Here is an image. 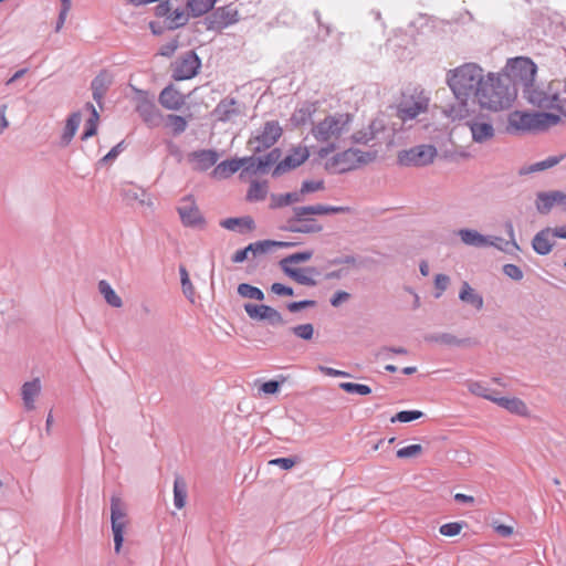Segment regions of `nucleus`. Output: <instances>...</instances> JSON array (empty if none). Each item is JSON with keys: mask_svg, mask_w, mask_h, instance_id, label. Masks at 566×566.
<instances>
[{"mask_svg": "<svg viewBox=\"0 0 566 566\" xmlns=\"http://www.w3.org/2000/svg\"><path fill=\"white\" fill-rule=\"evenodd\" d=\"M160 105L170 111H178L185 104V96L172 85L166 86L159 94Z\"/></svg>", "mask_w": 566, "mask_h": 566, "instance_id": "nucleus-23", "label": "nucleus"}, {"mask_svg": "<svg viewBox=\"0 0 566 566\" xmlns=\"http://www.w3.org/2000/svg\"><path fill=\"white\" fill-rule=\"evenodd\" d=\"M167 118L175 135H180L186 130L187 120L185 117L180 115L169 114Z\"/></svg>", "mask_w": 566, "mask_h": 566, "instance_id": "nucleus-53", "label": "nucleus"}, {"mask_svg": "<svg viewBox=\"0 0 566 566\" xmlns=\"http://www.w3.org/2000/svg\"><path fill=\"white\" fill-rule=\"evenodd\" d=\"M316 111V103H304L301 107L294 111L291 116V122L294 126L305 125L312 119V116Z\"/></svg>", "mask_w": 566, "mask_h": 566, "instance_id": "nucleus-33", "label": "nucleus"}, {"mask_svg": "<svg viewBox=\"0 0 566 566\" xmlns=\"http://www.w3.org/2000/svg\"><path fill=\"white\" fill-rule=\"evenodd\" d=\"M180 282L184 295L191 302H195V287L190 281L189 273L185 265L179 266Z\"/></svg>", "mask_w": 566, "mask_h": 566, "instance_id": "nucleus-46", "label": "nucleus"}, {"mask_svg": "<svg viewBox=\"0 0 566 566\" xmlns=\"http://www.w3.org/2000/svg\"><path fill=\"white\" fill-rule=\"evenodd\" d=\"M458 235L464 244L475 248H484L488 244H495V241H502L500 237L484 235L474 229H460Z\"/></svg>", "mask_w": 566, "mask_h": 566, "instance_id": "nucleus-22", "label": "nucleus"}, {"mask_svg": "<svg viewBox=\"0 0 566 566\" xmlns=\"http://www.w3.org/2000/svg\"><path fill=\"white\" fill-rule=\"evenodd\" d=\"M377 158V150L363 151L350 147L344 151L337 153L325 163V169L344 174L355 170L363 165L373 163Z\"/></svg>", "mask_w": 566, "mask_h": 566, "instance_id": "nucleus-3", "label": "nucleus"}, {"mask_svg": "<svg viewBox=\"0 0 566 566\" xmlns=\"http://www.w3.org/2000/svg\"><path fill=\"white\" fill-rule=\"evenodd\" d=\"M353 116L348 113H336L326 116L312 128V135L317 142L327 143L331 139L339 138L349 129Z\"/></svg>", "mask_w": 566, "mask_h": 566, "instance_id": "nucleus-5", "label": "nucleus"}, {"mask_svg": "<svg viewBox=\"0 0 566 566\" xmlns=\"http://www.w3.org/2000/svg\"><path fill=\"white\" fill-rule=\"evenodd\" d=\"M112 80L109 75L106 72H101L98 75H96L92 83L91 88L92 91H102L105 92L108 90V86L111 85Z\"/></svg>", "mask_w": 566, "mask_h": 566, "instance_id": "nucleus-52", "label": "nucleus"}, {"mask_svg": "<svg viewBox=\"0 0 566 566\" xmlns=\"http://www.w3.org/2000/svg\"><path fill=\"white\" fill-rule=\"evenodd\" d=\"M339 388L347 394H356L360 396H367L371 394V388L367 385L356 382H340Z\"/></svg>", "mask_w": 566, "mask_h": 566, "instance_id": "nucleus-49", "label": "nucleus"}, {"mask_svg": "<svg viewBox=\"0 0 566 566\" xmlns=\"http://www.w3.org/2000/svg\"><path fill=\"white\" fill-rule=\"evenodd\" d=\"M555 206L566 211V193L564 191L551 190L536 193L535 207L538 213L548 214Z\"/></svg>", "mask_w": 566, "mask_h": 566, "instance_id": "nucleus-12", "label": "nucleus"}, {"mask_svg": "<svg viewBox=\"0 0 566 566\" xmlns=\"http://www.w3.org/2000/svg\"><path fill=\"white\" fill-rule=\"evenodd\" d=\"M312 256H313V251L305 250V251L296 252V253H293V254H290V255L283 258L279 264H280L281 270H283V266L293 268L292 264L306 262V261L311 260Z\"/></svg>", "mask_w": 566, "mask_h": 566, "instance_id": "nucleus-44", "label": "nucleus"}, {"mask_svg": "<svg viewBox=\"0 0 566 566\" xmlns=\"http://www.w3.org/2000/svg\"><path fill=\"white\" fill-rule=\"evenodd\" d=\"M515 96V92L507 84V78L489 73L482 81L476 103L482 108L496 112L509 108Z\"/></svg>", "mask_w": 566, "mask_h": 566, "instance_id": "nucleus-2", "label": "nucleus"}, {"mask_svg": "<svg viewBox=\"0 0 566 566\" xmlns=\"http://www.w3.org/2000/svg\"><path fill=\"white\" fill-rule=\"evenodd\" d=\"M241 166L242 163L240 161V158L227 159L214 167L212 175L217 178H228L237 172Z\"/></svg>", "mask_w": 566, "mask_h": 566, "instance_id": "nucleus-34", "label": "nucleus"}, {"mask_svg": "<svg viewBox=\"0 0 566 566\" xmlns=\"http://www.w3.org/2000/svg\"><path fill=\"white\" fill-rule=\"evenodd\" d=\"M554 237V229L546 227L538 231L533 240L532 248L538 255H547L552 252L554 243L552 242Z\"/></svg>", "mask_w": 566, "mask_h": 566, "instance_id": "nucleus-25", "label": "nucleus"}, {"mask_svg": "<svg viewBox=\"0 0 566 566\" xmlns=\"http://www.w3.org/2000/svg\"><path fill=\"white\" fill-rule=\"evenodd\" d=\"M427 342L443 344L447 346H462L469 342L467 338H458L450 333H434L426 336Z\"/></svg>", "mask_w": 566, "mask_h": 566, "instance_id": "nucleus-38", "label": "nucleus"}, {"mask_svg": "<svg viewBox=\"0 0 566 566\" xmlns=\"http://www.w3.org/2000/svg\"><path fill=\"white\" fill-rule=\"evenodd\" d=\"M268 195V181L253 180L250 184L247 199L249 201H262Z\"/></svg>", "mask_w": 566, "mask_h": 566, "instance_id": "nucleus-43", "label": "nucleus"}, {"mask_svg": "<svg viewBox=\"0 0 566 566\" xmlns=\"http://www.w3.org/2000/svg\"><path fill=\"white\" fill-rule=\"evenodd\" d=\"M235 15L237 11L228 7H220L205 18L203 24L207 30H222L238 21Z\"/></svg>", "mask_w": 566, "mask_h": 566, "instance_id": "nucleus-16", "label": "nucleus"}, {"mask_svg": "<svg viewBox=\"0 0 566 566\" xmlns=\"http://www.w3.org/2000/svg\"><path fill=\"white\" fill-rule=\"evenodd\" d=\"M429 99L423 96L403 98L397 108V116L402 122L416 118L420 113H424L428 108Z\"/></svg>", "mask_w": 566, "mask_h": 566, "instance_id": "nucleus-15", "label": "nucleus"}, {"mask_svg": "<svg viewBox=\"0 0 566 566\" xmlns=\"http://www.w3.org/2000/svg\"><path fill=\"white\" fill-rule=\"evenodd\" d=\"M81 122H82L81 112H74L67 117L63 134L61 136V142H60L62 147H66L72 142L74 135L76 134V132L78 129Z\"/></svg>", "mask_w": 566, "mask_h": 566, "instance_id": "nucleus-31", "label": "nucleus"}, {"mask_svg": "<svg viewBox=\"0 0 566 566\" xmlns=\"http://www.w3.org/2000/svg\"><path fill=\"white\" fill-rule=\"evenodd\" d=\"M350 138L353 143L361 145H367L369 142L375 139L373 133L367 128L355 132Z\"/></svg>", "mask_w": 566, "mask_h": 566, "instance_id": "nucleus-61", "label": "nucleus"}, {"mask_svg": "<svg viewBox=\"0 0 566 566\" xmlns=\"http://www.w3.org/2000/svg\"><path fill=\"white\" fill-rule=\"evenodd\" d=\"M187 494H188V491H187V483H186L185 479L180 475H176L175 481H174V505L178 510H181L185 507L186 501H187Z\"/></svg>", "mask_w": 566, "mask_h": 566, "instance_id": "nucleus-37", "label": "nucleus"}, {"mask_svg": "<svg viewBox=\"0 0 566 566\" xmlns=\"http://www.w3.org/2000/svg\"><path fill=\"white\" fill-rule=\"evenodd\" d=\"M282 156L280 148H272L266 155L256 157L258 164L255 168L259 169L260 174H264L268 169L277 164Z\"/></svg>", "mask_w": 566, "mask_h": 566, "instance_id": "nucleus-39", "label": "nucleus"}, {"mask_svg": "<svg viewBox=\"0 0 566 566\" xmlns=\"http://www.w3.org/2000/svg\"><path fill=\"white\" fill-rule=\"evenodd\" d=\"M220 226L227 230L237 231L241 234L255 229V222L250 216L227 218L220 221Z\"/></svg>", "mask_w": 566, "mask_h": 566, "instance_id": "nucleus-28", "label": "nucleus"}, {"mask_svg": "<svg viewBox=\"0 0 566 566\" xmlns=\"http://www.w3.org/2000/svg\"><path fill=\"white\" fill-rule=\"evenodd\" d=\"M283 229L294 233H318L323 230V226L315 219L307 218L306 216H304V219L298 220L295 213H293V217L287 219L286 226Z\"/></svg>", "mask_w": 566, "mask_h": 566, "instance_id": "nucleus-21", "label": "nucleus"}, {"mask_svg": "<svg viewBox=\"0 0 566 566\" xmlns=\"http://www.w3.org/2000/svg\"><path fill=\"white\" fill-rule=\"evenodd\" d=\"M310 157V151L306 147H294L292 154L287 155L284 159L279 160L275 165L272 176L277 178L285 172L297 168Z\"/></svg>", "mask_w": 566, "mask_h": 566, "instance_id": "nucleus-14", "label": "nucleus"}, {"mask_svg": "<svg viewBox=\"0 0 566 566\" xmlns=\"http://www.w3.org/2000/svg\"><path fill=\"white\" fill-rule=\"evenodd\" d=\"M422 452L421 444H410L397 450V457L400 459L417 457Z\"/></svg>", "mask_w": 566, "mask_h": 566, "instance_id": "nucleus-59", "label": "nucleus"}, {"mask_svg": "<svg viewBox=\"0 0 566 566\" xmlns=\"http://www.w3.org/2000/svg\"><path fill=\"white\" fill-rule=\"evenodd\" d=\"M216 3V0H188L187 9L192 17H201L209 12Z\"/></svg>", "mask_w": 566, "mask_h": 566, "instance_id": "nucleus-42", "label": "nucleus"}, {"mask_svg": "<svg viewBox=\"0 0 566 566\" xmlns=\"http://www.w3.org/2000/svg\"><path fill=\"white\" fill-rule=\"evenodd\" d=\"M178 214L184 226L198 227L205 223V219L191 196L181 199L177 207Z\"/></svg>", "mask_w": 566, "mask_h": 566, "instance_id": "nucleus-13", "label": "nucleus"}, {"mask_svg": "<svg viewBox=\"0 0 566 566\" xmlns=\"http://www.w3.org/2000/svg\"><path fill=\"white\" fill-rule=\"evenodd\" d=\"M219 153L214 149H200L188 154V160L192 163L193 168L199 171H206L214 166L219 159Z\"/></svg>", "mask_w": 566, "mask_h": 566, "instance_id": "nucleus-20", "label": "nucleus"}, {"mask_svg": "<svg viewBox=\"0 0 566 566\" xmlns=\"http://www.w3.org/2000/svg\"><path fill=\"white\" fill-rule=\"evenodd\" d=\"M315 305H316V302L314 300H302V301H295V302L287 303L286 308L291 313H296L304 308L314 307Z\"/></svg>", "mask_w": 566, "mask_h": 566, "instance_id": "nucleus-62", "label": "nucleus"}, {"mask_svg": "<svg viewBox=\"0 0 566 566\" xmlns=\"http://www.w3.org/2000/svg\"><path fill=\"white\" fill-rule=\"evenodd\" d=\"M143 120L149 126H158L161 120L160 111L149 101L140 102L136 108Z\"/></svg>", "mask_w": 566, "mask_h": 566, "instance_id": "nucleus-29", "label": "nucleus"}, {"mask_svg": "<svg viewBox=\"0 0 566 566\" xmlns=\"http://www.w3.org/2000/svg\"><path fill=\"white\" fill-rule=\"evenodd\" d=\"M492 402L506 409L507 411L516 415H525L527 407L520 398L495 397L493 396Z\"/></svg>", "mask_w": 566, "mask_h": 566, "instance_id": "nucleus-32", "label": "nucleus"}, {"mask_svg": "<svg viewBox=\"0 0 566 566\" xmlns=\"http://www.w3.org/2000/svg\"><path fill=\"white\" fill-rule=\"evenodd\" d=\"M468 389L471 394H473L475 396L482 397L490 401H492V399H493V395L489 394V389L486 387H484L483 384L480 381H470L468 384Z\"/></svg>", "mask_w": 566, "mask_h": 566, "instance_id": "nucleus-54", "label": "nucleus"}, {"mask_svg": "<svg viewBox=\"0 0 566 566\" xmlns=\"http://www.w3.org/2000/svg\"><path fill=\"white\" fill-rule=\"evenodd\" d=\"M472 139L474 143L483 144L485 142L491 140L494 137L495 129L493 125L489 122H484L482 119H473L468 123Z\"/></svg>", "mask_w": 566, "mask_h": 566, "instance_id": "nucleus-24", "label": "nucleus"}, {"mask_svg": "<svg viewBox=\"0 0 566 566\" xmlns=\"http://www.w3.org/2000/svg\"><path fill=\"white\" fill-rule=\"evenodd\" d=\"M537 112H518L515 111L509 116V129L516 132H538L537 130Z\"/></svg>", "mask_w": 566, "mask_h": 566, "instance_id": "nucleus-17", "label": "nucleus"}, {"mask_svg": "<svg viewBox=\"0 0 566 566\" xmlns=\"http://www.w3.org/2000/svg\"><path fill=\"white\" fill-rule=\"evenodd\" d=\"M291 333L303 340H311L314 335V326L311 323L291 327Z\"/></svg>", "mask_w": 566, "mask_h": 566, "instance_id": "nucleus-51", "label": "nucleus"}, {"mask_svg": "<svg viewBox=\"0 0 566 566\" xmlns=\"http://www.w3.org/2000/svg\"><path fill=\"white\" fill-rule=\"evenodd\" d=\"M98 291L104 296L106 303L111 306L118 308L123 305L122 298L116 294L107 281L101 280L98 282Z\"/></svg>", "mask_w": 566, "mask_h": 566, "instance_id": "nucleus-41", "label": "nucleus"}, {"mask_svg": "<svg viewBox=\"0 0 566 566\" xmlns=\"http://www.w3.org/2000/svg\"><path fill=\"white\" fill-rule=\"evenodd\" d=\"M459 298L462 302L474 306L476 310H481L483 307L484 302L482 295L476 293L468 282L462 283Z\"/></svg>", "mask_w": 566, "mask_h": 566, "instance_id": "nucleus-35", "label": "nucleus"}, {"mask_svg": "<svg viewBox=\"0 0 566 566\" xmlns=\"http://www.w3.org/2000/svg\"><path fill=\"white\" fill-rule=\"evenodd\" d=\"M483 78V69L475 63H465L449 71L447 82L458 102L459 116L468 114L470 101L476 103Z\"/></svg>", "mask_w": 566, "mask_h": 566, "instance_id": "nucleus-1", "label": "nucleus"}, {"mask_svg": "<svg viewBox=\"0 0 566 566\" xmlns=\"http://www.w3.org/2000/svg\"><path fill=\"white\" fill-rule=\"evenodd\" d=\"M286 380L285 377L281 376V380L271 379L263 382L260 390L266 395H274L279 392L281 385Z\"/></svg>", "mask_w": 566, "mask_h": 566, "instance_id": "nucleus-56", "label": "nucleus"}, {"mask_svg": "<svg viewBox=\"0 0 566 566\" xmlns=\"http://www.w3.org/2000/svg\"><path fill=\"white\" fill-rule=\"evenodd\" d=\"M111 524L114 537V549L120 552L124 542V530L127 524V509L120 496L111 497Z\"/></svg>", "mask_w": 566, "mask_h": 566, "instance_id": "nucleus-9", "label": "nucleus"}, {"mask_svg": "<svg viewBox=\"0 0 566 566\" xmlns=\"http://www.w3.org/2000/svg\"><path fill=\"white\" fill-rule=\"evenodd\" d=\"M61 3H62V7H61V10H60V13H59V18H57V21H56V25H55V31L59 32L64 22H65V19H66V15H67V12L70 11L71 9V0H61Z\"/></svg>", "mask_w": 566, "mask_h": 566, "instance_id": "nucleus-64", "label": "nucleus"}, {"mask_svg": "<svg viewBox=\"0 0 566 566\" xmlns=\"http://www.w3.org/2000/svg\"><path fill=\"white\" fill-rule=\"evenodd\" d=\"M565 157H566L565 154H562L559 156H549V157H547L546 159H544L542 161H537V163H534L532 165L524 166V167L520 168L518 175L520 176H526V175H530V174H534V172H538V171H543V170L549 169V168L558 165Z\"/></svg>", "mask_w": 566, "mask_h": 566, "instance_id": "nucleus-30", "label": "nucleus"}, {"mask_svg": "<svg viewBox=\"0 0 566 566\" xmlns=\"http://www.w3.org/2000/svg\"><path fill=\"white\" fill-rule=\"evenodd\" d=\"M463 527L462 522H450L440 526V533L444 536L452 537L458 535Z\"/></svg>", "mask_w": 566, "mask_h": 566, "instance_id": "nucleus-58", "label": "nucleus"}, {"mask_svg": "<svg viewBox=\"0 0 566 566\" xmlns=\"http://www.w3.org/2000/svg\"><path fill=\"white\" fill-rule=\"evenodd\" d=\"M274 247V240H263V241H256L252 242L247 245V249L249 253H251L253 256H258L264 253H268L271 248Z\"/></svg>", "mask_w": 566, "mask_h": 566, "instance_id": "nucleus-48", "label": "nucleus"}, {"mask_svg": "<svg viewBox=\"0 0 566 566\" xmlns=\"http://www.w3.org/2000/svg\"><path fill=\"white\" fill-rule=\"evenodd\" d=\"M537 130L539 132L557 125L562 118L558 114L537 112Z\"/></svg>", "mask_w": 566, "mask_h": 566, "instance_id": "nucleus-47", "label": "nucleus"}, {"mask_svg": "<svg viewBox=\"0 0 566 566\" xmlns=\"http://www.w3.org/2000/svg\"><path fill=\"white\" fill-rule=\"evenodd\" d=\"M41 381L39 378H34L30 381H25L21 387V397L23 407L27 411L35 409V398L41 392Z\"/></svg>", "mask_w": 566, "mask_h": 566, "instance_id": "nucleus-27", "label": "nucleus"}, {"mask_svg": "<svg viewBox=\"0 0 566 566\" xmlns=\"http://www.w3.org/2000/svg\"><path fill=\"white\" fill-rule=\"evenodd\" d=\"M243 308L252 321L266 322L268 325L272 327H279L286 324L283 315L270 305L245 303Z\"/></svg>", "mask_w": 566, "mask_h": 566, "instance_id": "nucleus-10", "label": "nucleus"}, {"mask_svg": "<svg viewBox=\"0 0 566 566\" xmlns=\"http://www.w3.org/2000/svg\"><path fill=\"white\" fill-rule=\"evenodd\" d=\"M238 294L245 298H251L255 301H263L264 293L261 289L253 286L249 283H241L238 285Z\"/></svg>", "mask_w": 566, "mask_h": 566, "instance_id": "nucleus-45", "label": "nucleus"}, {"mask_svg": "<svg viewBox=\"0 0 566 566\" xmlns=\"http://www.w3.org/2000/svg\"><path fill=\"white\" fill-rule=\"evenodd\" d=\"M240 161L242 163V174L248 172L251 175L260 174L259 169L255 168V165L258 164L256 157L253 154L252 156H247L240 158Z\"/></svg>", "mask_w": 566, "mask_h": 566, "instance_id": "nucleus-57", "label": "nucleus"}, {"mask_svg": "<svg viewBox=\"0 0 566 566\" xmlns=\"http://www.w3.org/2000/svg\"><path fill=\"white\" fill-rule=\"evenodd\" d=\"M559 82H552L548 91L535 86L534 82L530 86H525L523 92L524 97L528 103L539 108H555L564 114L565 105L558 94Z\"/></svg>", "mask_w": 566, "mask_h": 566, "instance_id": "nucleus-6", "label": "nucleus"}, {"mask_svg": "<svg viewBox=\"0 0 566 566\" xmlns=\"http://www.w3.org/2000/svg\"><path fill=\"white\" fill-rule=\"evenodd\" d=\"M350 212L349 207H336V206H327V205H313V206H302L294 207L293 213L297 217L298 220L304 219V216L307 214H336V213H348Z\"/></svg>", "mask_w": 566, "mask_h": 566, "instance_id": "nucleus-19", "label": "nucleus"}, {"mask_svg": "<svg viewBox=\"0 0 566 566\" xmlns=\"http://www.w3.org/2000/svg\"><path fill=\"white\" fill-rule=\"evenodd\" d=\"M282 127L277 120H269L264 124L260 133L248 140L247 147L254 155L261 154L274 146L282 136Z\"/></svg>", "mask_w": 566, "mask_h": 566, "instance_id": "nucleus-8", "label": "nucleus"}, {"mask_svg": "<svg viewBox=\"0 0 566 566\" xmlns=\"http://www.w3.org/2000/svg\"><path fill=\"white\" fill-rule=\"evenodd\" d=\"M423 417V412L420 410H402L397 412L391 419V422H411Z\"/></svg>", "mask_w": 566, "mask_h": 566, "instance_id": "nucleus-50", "label": "nucleus"}, {"mask_svg": "<svg viewBox=\"0 0 566 566\" xmlns=\"http://www.w3.org/2000/svg\"><path fill=\"white\" fill-rule=\"evenodd\" d=\"M300 201H302V198L298 191L286 193H272L270 208L279 209Z\"/></svg>", "mask_w": 566, "mask_h": 566, "instance_id": "nucleus-36", "label": "nucleus"}, {"mask_svg": "<svg viewBox=\"0 0 566 566\" xmlns=\"http://www.w3.org/2000/svg\"><path fill=\"white\" fill-rule=\"evenodd\" d=\"M283 273L301 285L316 286L317 281L314 276L319 275V271L315 266L306 268H287L283 266Z\"/></svg>", "mask_w": 566, "mask_h": 566, "instance_id": "nucleus-18", "label": "nucleus"}, {"mask_svg": "<svg viewBox=\"0 0 566 566\" xmlns=\"http://www.w3.org/2000/svg\"><path fill=\"white\" fill-rule=\"evenodd\" d=\"M189 15H191L189 11L186 12L184 9H171L168 19L166 20V28L168 30H175L186 25L189 20Z\"/></svg>", "mask_w": 566, "mask_h": 566, "instance_id": "nucleus-40", "label": "nucleus"}, {"mask_svg": "<svg viewBox=\"0 0 566 566\" xmlns=\"http://www.w3.org/2000/svg\"><path fill=\"white\" fill-rule=\"evenodd\" d=\"M450 283V279L446 274H437L434 277V286L438 290V292L434 294L436 298H439L442 293L447 290L448 285Z\"/></svg>", "mask_w": 566, "mask_h": 566, "instance_id": "nucleus-63", "label": "nucleus"}, {"mask_svg": "<svg viewBox=\"0 0 566 566\" xmlns=\"http://www.w3.org/2000/svg\"><path fill=\"white\" fill-rule=\"evenodd\" d=\"M536 72L537 66L530 57L518 56L507 61L503 76L507 78V84L516 94L518 90L523 91L535 81Z\"/></svg>", "mask_w": 566, "mask_h": 566, "instance_id": "nucleus-4", "label": "nucleus"}, {"mask_svg": "<svg viewBox=\"0 0 566 566\" xmlns=\"http://www.w3.org/2000/svg\"><path fill=\"white\" fill-rule=\"evenodd\" d=\"M502 271L506 276L514 281H521L524 276L522 269L513 263L504 264Z\"/></svg>", "mask_w": 566, "mask_h": 566, "instance_id": "nucleus-60", "label": "nucleus"}, {"mask_svg": "<svg viewBox=\"0 0 566 566\" xmlns=\"http://www.w3.org/2000/svg\"><path fill=\"white\" fill-rule=\"evenodd\" d=\"M324 188L325 185L323 180H304L298 192L301 193L302 197L310 192L323 190Z\"/></svg>", "mask_w": 566, "mask_h": 566, "instance_id": "nucleus-55", "label": "nucleus"}, {"mask_svg": "<svg viewBox=\"0 0 566 566\" xmlns=\"http://www.w3.org/2000/svg\"><path fill=\"white\" fill-rule=\"evenodd\" d=\"M437 154V148L433 145L422 144L400 150L397 161L403 167H423L433 163Z\"/></svg>", "mask_w": 566, "mask_h": 566, "instance_id": "nucleus-7", "label": "nucleus"}, {"mask_svg": "<svg viewBox=\"0 0 566 566\" xmlns=\"http://www.w3.org/2000/svg\"><path fill=\"white\" fill-rule=\"evenodd\" d=\"M201 67V60L195 51L182 54L172 64V78L176 81L195 77Z\"/></svg>", "mask_w": 566, "mask_h": 566, "instance_id": "nucleus-11", "label": "nucleus"}, {"mask_svg": "<svg viewBox=\"0 0 566 566\" xmlns=\"http://www.w3.org/2000/svg\"><path fill=\"white\" fill-rule=\"evenodd\" d=\"M240 114L241 111L238 107V101L233 97H226L221 99L213 109V115L216 118L223 123L229 122Z\"/></svg>", "mask_w": 566, "mask_h": 566, "instance_id": "nucleus-26", "label": "nucleus"}]
</instances>
